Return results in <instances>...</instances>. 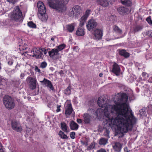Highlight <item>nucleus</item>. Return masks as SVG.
<instances>
[{"label":"nucleus","mask_w":152,"mask_h":152,"mask_svg":"<svg viewBox=\"0 0 152 152\" xmlns=\"http://www.w3.org/2000/svg\"><path fill=\"white\" fill-rule=\"evenodd\" d=\"M94 115L99 119L105 118L104 123L106 127H110L115 125L122 134L132 130L137 121L133 114H120L118 116V114L114 111H110L107 108L104 110L102 108L97 109Z\"/></svg>","instance_id":"1"},{"label":"nucleus","mask_w":152,"mask_h":152,"mask_svg":"<svg viewBox=\"0 0 152 152\" xmlns=\"http://www.w3.org/2000/svg\"><path fill=\"white\" fill-rule=\"evenodd\" d=\"M115 105L109 104V101L105 96L99 97L98 99V104L101 107H105L110 110V111H114L118 114H133L131 110H129L126 103L128 100V96L125 93L118 94L115 96Z\"/></svg>","instance_id":"2"},{"label":"nucleus","mask_w":152,"mask_h":152,"mask_svg":"<svg viewBox=\"0 0 152 152\" xmlns=\"http://www.w3.org/2000/svg\"><path fill=\"white\" fill-rule=\"evenodd\" d=\"M69 0H48L50 6L56 9L59 12H63L66 10L65 5L67 4Z\"/></svg>","instance_id":"3"},{"label":"nucleus","mask_w":152,"mask_h":152,"mask_svg":"<svg viewBox=\"0 0 152 152\" xmlns=\"http://www.w3.org/2000/svg\"><path fill=\"white\" fill-rule=\"evenodd\" d=\"M12 20L17 23H21L23 20L21 11L20 10L18 6H16L13 11L9 14Z\"/></svg>","instance_id":"4"},{"label":"nucleus","mask_w":152,"mask_h":152,"mask_svg":"<svg viewBox=\"0 0 152 152\" xmlns=\"http://www.w3.org/2000/svg\"><path fill=\"white\" fill-rule=\"evenodd\" d=\"M3 103L6 107L9 109L13 108L15 106L13 99L8 96H6L4 97Z\"/></svg>","instance_id":"5"},{"label":"nucleus","mask_w":152,"mask_h":152,"mask_svg":"<svg viewBox=\"0 0 152 152\" xmlns=\"http://www.w3.org/2000/svg\"><path fill=\"white\" fill-rule=\"evenodd\" d=\"M81 7L78 5H75L73 7L72 11L69 13V15L71 17H77L82 12Z\"/></svg>","instance_id":"6"},{"label":"nucleus","mask_w":152,"mask_h":152,"mask_svg":"<svg viewBox=\"0 0 152 152\" xmlns=\"http://www.w3.org/2000/svg\"><path fill=\"white\" fill-rule=\"evenodd\" d=\"M11 125L12 129L18 132H21L23 129L20 123L16 120H13L11 121Z\"/></svg>","instance_id":"7"},{"label":"nucleus","mask_w":152,"mask_h":152,"mask_svg":"<svg viewBox=\"0 0 152 152\" xmlns=\"http://www.w3.org/2000/svg\"><path fill=\"white\" fill-rule=\"evenodd\" d=\"M48 53L50 57L54 60H57L61 57L59 52L56 48L52 49L50 51L48 52Z\"/></svg>","instance_id":"8"},{"label":"nucleus","mask_w":152,"mask_h":152,"mask_svg":"<svg viewBox=\"0 0 152 152\" xmlns=\"http://www.w3.org/2000/svg\"><path fill=\"white\" fill-rule=\"evenodd\" d=\"M97 25V23L94 18L89 20L88 21L86 26L88 29L91 31H92Z\"/></svg>","instance_id":"9"},{"label":"nucleus","mask_w":152,"mask_h":152,"mask_svg":"<svg viewBox=\"0 0 152 152\" xmlns=\"http://www.w3.org/2000/svg\"><path fill=\"white\" fill-rule=\"evenodd\" d=\"M26 81L29 84V88L31 89L34 90L36 88V80L34 78L28 77L27 78Z\"/></svg>","instance_id":"10"},{"label":"nucleus","mask_w":152,"mask_h":152,"mask_svg":"<svg viewBox=\"0 0 152 152\" xmlns=\"http://www.w3.org/2000/svg\"><path fill=\"white\" fill-rule=\"evenodd\" d=\"M31 56L36 58H40L42 57L43 55L41 50L34 49L31 52Z\"/></svg>","instance_id":"11"},{"label":"nucleus","mask_w":152,"mask_h":152,"mask_svg":"<svg viewBox=\"0 0 152 152\" xmlns=\"http://www.w3.org/2000/svg\"><path fill=\"white\" fill-rule=\"evenodd\" d=\"M40 82L42 83V85H45V86L49 88L50 91L51 90L53 92L55 91L54 88L50 80L44 78L42 81H40Z\"/></svg>","instance_id":"12"},{"label":"nucleus","mask_w":152,"mask_h":152,"mask_svg":"<svg viewBox=\"0 0 152 152\" xmlns=\"http://www.w3.org/2000/svg\"><path fill=\"white\" fill-rule=\"evenodd\" d=\"M37 7L38 9V12L39 14L45 13L46 9L44 4L41 1H39L37 3Z\"/></svg>","instance_id":"13"},{"label":"nucleus","mask_w":152,"mask_h":152,"mask_svg":"<svg viewBox=\"0 0 152 152\" xmlns=\"http://www.w3.org/2000/svg\"><path fill=\"white\" fill-rule=\"evenodd\" d=\"M113 147L115 151L117 152H120L122 147L121 143L117 142H113L112 143Z\"/></svg>","instance_id":"14"},{"label":"nucleus","mask_w":152,"mask_h":152,"mask_svg":"<svg viewBox=\"0 0 152 152\" xmlns=\"http://www.w3.org/2000/svg\"><path fill=\"white\" fill-rule=\"evenodd\" d=\"M94 35L96 39H101L103 35L102 31L99 29H96L94 32Z\"/></svg>","instance_id":"15"},{"label":"nucleus","mask_w":152,"mask_h":152,"mask_svg":"<svg viewBox=\"0 0 152 152\" xmlns=\"http://www.w3.org/2000/svg\"><path fill=\"white\" fill-rule=\"evenodd\" d=\"M117 10L119 13L122 15L128 14L130 12V11L128 8L122 7H119Z\"/></svg>","instance_id":"16"},{"label":"nucleus","mask_w":152,"mask_h":152,"mask_svg":"<svg viewBox=\"0 0 152 152\" xmlns=\"http://www.w3.org/2000/svg\"><path fill=\"white\" fill-rule=\"evenodd\" d=\"M112 72L117 76L120 75L121 69L119 65L116 63H114L113 66Z\"/></svg>","instance_id":"17"},{"label":"nucleus","mask_w":152,"mask_h":152,"mask_svg":"<svg viewBox=\"0 0 152 152\" xmlns=\"http://www.w3.org/2000/svg\"><path fill=\"white\" fill-rule=\"evenodd\" d=\"M96 1L98 4L103 7H106L109 5L108 0H97Z\"/></svg>","instance_id":"18"},{"label":"nucleus","mask_w":152,"mask_h":152,"mask_svg":"<svg viewBox=\"0 0 152 152\" xmlns=\"http://www.w3.org/2000/svg\"><path fill=\"white\" fill-rule=\"evenodd\" d=\"M61 128L62 130L64 132L68 133L69 131V129L68 126L65 122H61L60 124Z\"/></svg>","instance_id":"19"},{"label":"nucleus","mask_w":152,"mask_h":152,"mask_svg":"<svg viewBox=\"0 0 152 152\" xmlns=\"http://www.w3.org/2000/svg\"><path fill=\"white\" fill-rule=\"evenodd\" d=\"M65 108V114L66 115H70L72 111L71 105L70 104H68L66 107Z\"/></svg>","instance_id":"20"},{"label":"nucleus","mask_w":152,"mask_h":152,"mask_svg":"<svg viewBox=\"0 0 152 152\" xmlns=\"http://www.w3.org/2000/svg\"><path fill=\"white\" fill-rule=\"evenodd\" d=\"M78 125L74 121H72L70 124V127L72 130H77L78 128Z\"/></svg>","instance_id":"21"},{"label":"nucleus","mask_w":152,"mask_h":152,"mask_svg":"<svg viewBox=\"0 0 152 152\" xmlns=\"http://www.w3.org/2000/svg\"><path fill=\"white\" fill-rule=\"evenodd\" d=\"M84 30L82 26H80V27L77 30L76 32V34L78 36H83L85 34Z\"/></svg>","instance_id":"22"},{"label":"nucleus","mask_w":152,"mask_h":152,"mask_svg":"<svg viewBox=\"0 0 152 152\" xmlns=\"http://www.w3.org/2000/svg\"><path fill=\"white\" fill-rule=\"evenodd\" d=\"M108 143V139L102 138L99 140V144L100 145L104 146Z\"/></svg>","instance_id":"23"},{"label":"nucleus","mask_w":152,"mask_h":152,"mask_svg":"<svg viewBox=\"0 0 152 152\" xmlns=\"http://www.w3.org/2000/svg\"><path fill=\"white\" fill-rule=\"evenodd\" d=\"M119 52L120 55L126 58L128 57L129 56V54L124 50H119Z\"/></svg>","instance_id":"24"},{"label":"nucleus","mask_w":152,"mask_h":152,"mask_svg":"<svg viewBox=\"0 0 152 152\" xmlns=\"http://www.w3.org/2000/svg\"><path fill=\"white\" fill-rule=\"evenodd\" d=\"M113 31L118 34H121L122 33V30L118 27L116 25L113 26Z\"/></svg>","instance_id":"25"},{"label":"nucleus","mask_w":152,"mask_h":152,"mask_svg":"<svg viewBox=\"0 0 152 152\" xmlns=\"http://www.w3.org/2000/svg\"><path fill=\"white\" fill-rule=\"evenodd\" d=\"M84 121L85 123L88 124L91 121V116L87 114H84L83 116Z\"/></svg>","instance_id":"26"},{"label":"nucleus","mask_w":152,"mask_h":152,"mask_svg":"<svg viewBox=\"0 0 152 152\" xmlns=\"http://www.w3.org/2000/svg\"><path fill=\"white\" fill-rule=\"evenodd\" d=\"M121 3L124 5L129 7L132 4V2L130 0H121Z\"/></svg>","instance_id":"27"},{"label":"nucleus","mask_w":152,"mask_h":152,"mask_svg":"<svg viewBox=\"0 0 152 152\" xmlns=\"http://www.w3.org/2000/svg\"><path fill=\"white\" fill-rule=\"evenodd\" d=\"M87 18L84 15L81 17L79 20L80 21V26H82L84 25Z\"/></svg>","instance_id":"28"},{"label":"nucleus","mask_w":152,"mask_h":152,"mask_svg":"<svg viewBox=\"0 0 152 152\" xmlns=\"http://www.w3.org/2000/svg\"><path fill=\"white\" fill-rule=\"evenodd\" d=\"M58 135L62 139H68L67 136L62 131L60 130L59 131L58 133Z\"/></svg>","instance_id":"29"},{"label":"nucleus","mask_w":152,"mask_h":152,"mask_svg":"<svg viewBox=\"0 0 152 152\" xmlns=\"http://www.w3.org/2000/svg\"><path fill=\"white\" fill-rule=\"evenodd\" d=\"M39 18L43 21H46L47 19V16L45 14V13L43 14H39Z\"/></svg>","instance_id":"30"},{"label":"nucleus","mask_w":152,"mask_h":152,"mask_svg":"<svg viewBox=\"0 0 152 152\" xmlns=\"http://www.w3.org/2000/svg\"><path fill=\"white\" fill-rule=\"evenodd\" d=\"M67 29L70 32H72L74 29V26L73 24L68 25L66 26Z\"/></svg>","instance_id":"31"},{"label":"nucleus","mask_w":152,"mask_h":152,"mask_svg":"<svg viewBox=\"0 0 152 152\" xmlns=\"http://www.w3.org/2000/svg\"><path fill=\"white\" fill-rule=\"evenodd\" d=\"M71 88L70 86L68 87L64 91V93L66 95H69L71 94Z\"/></svg>","instance_id":"32"},{"label":"nucleus","mask_w":152,"mask_h":152,"mask_svg":"<svg viewBox=\"0 0 152 152\" xmlns=\"http://www.w3.org/2000/svg\"><path fill=\"white\" fill-rule=\"evenodd\" d=\"M65 45L64 44H62L58 46L57 48H56L57 49L58 52L63 50L65 47Z\"/></svg>","instance_id":"33"},{"label":"nucleus","mask_w":152,"mask_h":152,"mask_svg":"<svg viewBox=\"0 0 152 152\" xmlns=\"http://www.w3.org/2000/svg\"><path fill=\"white\" fill-rule=\"evenodd\" d=\"M95 144L92 143L88 147L87 150L89 151L93 149L95 147Z\"/></svg>","instance_id":"34"},{"label":"nucleus","mask_w":152,"mask_h":152,"mask_svg":"<svg viewBox=\"0 0 152 152\" xmlns=\"http://www.w3.org/2000/svg\"><path fill=\"white\" fill-rule=\"evenodd\" d=\"M28 25L29 27L32 28H35L36 25L31 21L29 22L28 23Z\"/></svg>","instance_id":"35"},{"label":"nucleus","mask_w":152,"mask_h":152,"mask_svg":"<svg viewBox=\"0 0 152 152\" xmlns=\"http://www.w3.org/2000/svg\"><path fill=\"white\" fill-rule=\"evenodd\" d=\"M147 112L149 113H152V105L149 104L147 108Z\"/></svg>","instance_id":"36"},{"label":"nucleus","mask_w":152,"mask_h":152,"mask_svg":"<svg viewBox=\"0 0 152 152\" xmlns=\"http://www.w3.org/2000/svg\"><path fill=\"white\" fill-rule=\"evenodd\" d=\"M146 34L149 37L152 38V30H148L146 32Z\"/></svg>","instance_id":"37"},{"label":"nucleus","mask_w":152,"mask_h":152,"mask_svg":"<svg viewBox=\"0 0 152 152\" xmlns=\"http://www.w3.org/2000/svg\"><path fill=\"white\" fill-rule=\"evenodd\" d=\"M146 20L150 25L152 26V20L150 16L146 18Z\"/></svg>","instance_id":"38"},{"label":"nucleus","mask_w":152,"mask_h":152,"mask_svg":"<svg viewBox=\"0 0 152 152\" xmlns=\"http://www.w3.org/2000/svg\"><path fill=\"white\" fill-rule=\"evenodd\" d=\"M91 10H87L86 12V13L84 15L86 18H88L90 14Z\"/></svg>","instance_id":"39"},{"label":"nucleus","mask_w":152,"mask_h":152,"mask_svg":"<svg viewBox=\"0 0 152 152\" xmlns=\"http://www.w3.org/2000/svg\"><path fill=\"white\" fill-rule=\"evenodd\" d=\"M47 64L45 62H42L41 64V67L42 68H44L46 67Z\"/></svg>","instance_id":"40"},{"label":"nucleus","mask_w":152,"mask_h":152,"mask_svg":"<svg viewBox=\"0 0 152 152\" xmlns=\"http://www.w3.org/2000/svg\"><path fill=\"white\" fill-rule=\"evenodd\" d=\"M75 132H71L70 133V136L71 138L74 139L75 138Z\"/></svg>","instance_id":"41"},{"label":"nucleus","mask_w":152,"mask_h":152,"mask_svg":"<svg viewBox=\"0 0 152 152\" xmlns=\"http://www.w3.org/2000/svg\"><path fill=\"white\" fill-rule=\"evenodd\" d=\"M6 82V80L4 78L0 77V86Z\"/></svg>","instance_id":"42"},{"label":"nucleus","mask_w":152,"mask_h":152,"mask_svg":"<svg viewBox=\"0 0 152 152\" xmlns=\"http://www.w3.org/2000/svg\"><path fill=\"white\" fill-rule=\"evenodd\" d=\"M142 27L140 26L137 27L135 29L134 31L135 32L138 31L142 29Z\"/></svg>","instance_id":"43"},{"label":"nucleus","mask_w":152,"mask_h":152,"mask_svg":"<svg viewBox=\"0 0 152 152\" xmlns=\"http://www.w3.org/2000/svg\"><path fill=\"white\" fill-rule=\"evenodd\" d=\"M61 105H57V109L56 111L57 112H58L61 111L60 107H61Z\"/></svg>","instance_id":"44"},{"label":"nucleus","mask_w":152,"mask_h":152,"mask_svg":"<svg viewBox=\"0 0 152 152\" xmlns=\"http://www.w3.org/2000/svg\"><path fill=\"white\" fill-rule=\"evenodd\" d=\"M96 152H107L103 148H101L97 150Z\"/></svg>","instance_id":"45"},{"label":"nucleus","mask_w":152,"mask_h":152,"mask_svg":"<svg viewBox=\"0 0 152 152\" xmlns=\"http://www.w3.org/2000/svg\"><path fill=\"white\" fill-rule=\"evenodd\" d=\"M17 0H7V1L9 2L10 3H12L14 4L16 1Z\"/></svg>","instance_id":"46"},{"label":"nucleus","mask_w":152,"mask_h":152,"mask_svg":"<svg viewBox=\"0 0 152 152\" xmlns=\"http://www.w3.org/2000/svg\"><path fill=\"white\" fill-rule=\"evenodd\" d=\"M35 70L37 72H41V71H40V69H39L38 68V67L37 66H36L35 67Z\"/></svg>","instance_id":"47"},{"label":"nucleus","mask_w":152,"mask_h":152,"mask_svg":"<svg viewBox=\"0 0 152 152\" xmlns=\"http://www.w3.org/2000/svg\"><path fill=\"white\" fill-rule=\"evenodd\" d=\"M77 122L79 124H81L82 123V121L81 119H77Z\"/></svg>","instance_id":"48"},{"label":"nucleus","mask_w":152,"mask_h":152,"mask_svg":"<svg viewBox=\"0 0 152 152\" xmlns=\"http://www.w3.org/2000/svg\"><path fill=\"white\" fill-rule=\"evenodd\" d=\"M106 132L107 133L106 134H104V135L106 136H107L108 137V138L109 137V133L110 132L107 130H106Z\"/></svg>","instance_id":"49"},{"label":"nucleus","mask_w":152,"mask_h":152,"mask_svg":"<svg viewBox=\"0 0 152 152\" xmlns=\"http://www.w3.org/2000/svg\"><path fill=\"white\" fill-rule=\"evenodd\" d=\"M25 76V74L23 73H21L20 75V77L21 79H23Z\"/></svg>","instance_id":"50"},{"label":"nucleus","mask_w":152,"mask_h":152,"mask_svg":"<svg viewBox=\"0 0 152 152\" xmlns=\"http://www.w3.org/2000/svg\"><path fill=\"white\" fill-rule=\"evenodd\" d=\"M3 9L1 7V4H0V13H3Z\"/></svg>","instance_id":"51"},{"label":"nucleus","mask_w":152,"mask_h":152,"mask_svg":"<svg viewBox=\"0 0 152 152\" xmlns=\"http://www.w3.org/2000/svg\"><path fill=\"white\" fill-rule=\"evenodd\" d=\"M13 63V62L12 61H8V64L10 65H12V64Z\"/></svg>","instance_id":"52"},{"label":"nucleus","mask_w":152,"mask_h":152,"mask_svg":"<svg viewBox=\"0 0 152 152\" xmlns=\"http://www.w3.org/2000/svg\"><path fill=\"white\" fill-rule=\"evenodd\" d=\"M20 65L19 64H17L15 67V68L17 69H19V68L20 67Z\"/></svg>","instance_id":"53"},{"label":"nucleus","mask_w":152,"mask_h":152,"mask_svg":"<svg viewBox=\"0 0 152 152\" xmlns=\"http://www.w3.org/2000/svg\"><path fill=\"white\" fill-rule=\"evenodd\" d=\"M146 74H147V73L145 72H143L142 73V76H143V77L145 76L146 75Z\"/></svg>","instance_id":"54"},{"label":"nucleus","mask_w":152,"mask_h":152,"mask_svg":"<svg viewBox=\"0 0 152 152\" xmlns=\"http://www.w3.org/2000/svg\"><path fill=\"white\" fill-rule=\"evenodd\" d=\"M41 51L42 52V51H44V53L46 55L47 54V51L46 50H41Z\"/></svg>","instance_id":"55"},{"label":"nucleus","mask_w":152,"mask_h":152,"mask_svg":"<svg viewBox=\"0 0 152 152\" xmlns=\"http://www.w3.org/2000/svg\"><path fill=\"white\" fill-rule=\"evenodd\" d=\"M27 52H24L23 53H22V54L23 55H24L25 56H26L27 54Z\"/></svg>","instance_id":"56"},{"label":"nucleus","mask_w":152,"mask_h":152,"mask_svg":"<svg viewBox=\"0 0 152 152\" xmlns=\"http://www.w3.org/2000/svg\"><path fill=\"white\" fill-rule=\"evenodd\" d=\"M127 150V148H124V151L125 152H128V151H126Z\"/></svg>","instance_id":"57"},{"label":"nucleus","mask_w":152,"mask_h":152,"mask_svg":"<svg viewBox=\"0 0 152 152\" xmlns=\"http://www.w3.org/2000/svg\"><path fill=\"white\" fill-rule=\"evenodd\" d=\"M103 74L102 73H100L99 74V76L100 77H102V76Z\"/></svg>","instance_id":"58"},{"label":"nucleus","mask_w":152,"mask_h":152,"mask_svg":"<svg viewBox=\"0 0 152 152\" xmlns=\"http://www.w3.org/2000/svg\"><path fill=\"white\" fill-rule=\"evenodd\" d=\"M51 40L52 41H54V37H52L51 38Z\"/></svg>","instance_id":"59"},{"label":"nucleus","mask_w":152,"mask_h":152,"mask_svg":"<svg viewBox=\"0 0 152 152\" xmlns=\"http://www.w3.org/2000/svg\"><path fill=\"white\" fill-rule=\"evenodd\" d=\"M151 79H152V76L151 77Z\"/></svg>","instance_id":"60"}]
</instances>
